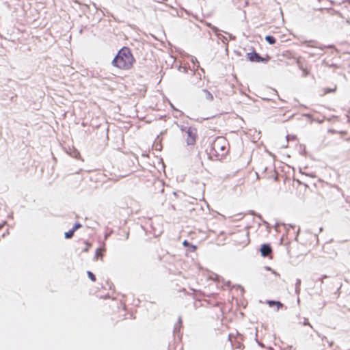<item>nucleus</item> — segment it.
Returning <instances> with one entry per match:
<instances>
[{
  "label": "nucleus",
  "instance_id": "1",
  "mask_svg": "<svg viewBox=\"0 0 350 350\" xmlns=\"http://www.w3.org/2000/svg\"><path fill=\"white\" fill-rule=\"evenodd\" d=\"M135 62V59L131 50L127 46H124L118 51L111 64L118 69L128 70L133 68Z\"/></svg>",
  "mask_w": 350,
  "mask_h": 350
},
{
  "label": "nucleus",
  "instance_id": "2",
  "mask_svg": "<svg viewBox=\"0 0 350 350\" xmlns=\"http://www.w3.org/2000/svg\"><path fill=\"white\" fill-rule=\"evenodd\" d=\"M230 144L228 139L223 137H217L211 144L209 152L210 159L212 160H221L229 152Z\"/></svg>",
  "mask_w": 350,
  "mask_h": 350
},
{
  "label": "nucleus",
  "instance_id": "3",
  "mask_svg": "<svg viewBox=\"0 0 350 350\" xmlns=\"http://www.w3.org/2000/svg\"><path fill=\"white\" fill-rule=\"evenodd\" d=\"M181 131L184 145L193 148L198 137L197 129L193 126L185 127L181 129Z\"/></svg>",
  "mask_w": 350,
  "mask_h": 350
},
{
  "label": "nucleus",
  "instance_id": "4",
  "mask_svg": "<svg viewBox=\"0 0 350 350\" xmlns=\"http://www.w3.org/2000/svg\"><path fill=\"white\" fill-rule=\"evenodd\" d=\"M247 59L252 62H265L267 63L270 57L267 55L265 57H260L258 53L255 51L247 53L246 54Z\"/></svg>",
  "mask_w": 350,
  "mask_h": 350
},
{
  "label": "nucleus",
  "instance_id": "5",
  "mask_svg": "<svg viewBox=\"0 0 350 350\" xmlns=\"http://www.w3.org/2000/svg\"><path fill=\"white\" fill-rule=\"evenodd\" d=\"M105 252H106V250L104 247L98 248L95 252V256H94L95 260H103Z\"/></svg>",
  "mask_w": 350,
  "mask_h": 350
},
{
  "label": "nucleus",
  "instance_id": "6",
  "mask_svg": "<svg viewBox=\"0 0 350 350\" xmlns=\"http://www.w3.org/2000/svg\"><path fill=\"white\" fill-rule=\"evenodd\" d=\"M260 252H261V254L263 256H267L271 253L272 250L269 245L264 244L261 247Z\"/></svg>",
  "mask_w": 350,
  "mask_h": 350
},
{
  "label": "nucleus",
  "instance_id": "7",
  "mask_svg": "<svg viewBox=\"0 0 350 350\" xmlns=\"http://www.w3.org/2000/svg\"><path fill=\"white\" fill-rule=\"evenodd\" d=\"M337 89V86L336 85H334L333 86V88H323L321 90V93H320V95L321 96H325V94H329V93H333V92H335L336 90Z\"/></svg>",
  "mask_w": 350,
  "mask_h": 350
},
{
  "label": "nucleus",
  "instance_id": "8",
  "mask_svg": "<svg viewBox=\"0 0 350 350\" xmlns=\"http://www.w3.org/2000/svg\"><path fill=\"white\" fill-rule=\"evenodd\" d=\"M183 245L185 247H189V252H194L197 250V246L196 245H192V244L189 243L187 240H185L183 242Z\"/></svg>",
  "mask_w": 350,
  "mask_h": 350
},
{
  "label": "nucleus",
  "instance_id": "9",
  "mask_svg": "<svg viewBox=\"0 0 350 350\" xmlns=\"http://www.w3.org/2000/svg\"><path fill=\"white\" fill-rule=\"evenodd\" d=\"M267 304L270 306V307H273V306H276L278 309L280 308H282L283 307V304L280 302V301H267Z\"/></svg>",
  "mask_w": 350,
  "mask_h": 350
},
{
  "label": "nucleus",
  "instance_id": "10",
  "mask_svg": "<svg viewBox=\"0 0 350 350\" xmlns=\"http://www.w3.org/2000/svg\"><path fill=\"white\" fill-rule=\"evenodd\" d=\"M297 63H298V64H299V68H300V69L302 70V72H303V75H304V77L307 76V75L309 74V72H310V70L308 69V67H306H306H304V66H303V64H302L301 62H300L299 61H298V62H297Z\"/></svg>",
  "mask_w": 350,
  "mask_h": 350
},
{
  "label": "nucleus",
  "instance_id": "11",
  "mask_svg": "<svg viewBox=\"0 0 350 350\" xmlns=\"http://www.w3.org/2000/svg\"><path fill=\"white\" fill-rule=\"evenodd\" d=\"M265 40L270 44H274L276 42L275 38L272 36H267Z\"/></svg>",
  "mask_w": 350,
  "mask_h": 350
},
{
  "label": "nucleus",
  "instance_id": "12",
  "mask_svg": "<svg viewBox=\"0 0 350 350\" xmlns=\"http://www.w3.org/2000/svg\"><path fill=\"white\" fill-rule=\"evenodd\" d=\"M75 231L72 228L71 230H68V232H66L64 233V236L66 239H71L74 235Z\"/></svg>",
  "mask_w": 350,
  "mask_h": 350
},
{
  "label": "nucleus",
  "instance_id": "13",
  "mask_svg": "<svg viewBox=\"0 0 350 350\" xmlns=\"http://www.w3.org/2000/svg\"><path fill=\"white\" fill-rule=\"evenodd\" d=\"M84 243L85 245V247L82 250V252H88L90 250V247H92V244L90 243H89L88 241H85Z\"/></svg>",
  "mask_w": 350,
  "mask_h": 350
},
{
  "label": "nucleus",
  "instance_id": "14",
  "mask_svg": "<svg viewBox=\"0 0 350 350\" xmlns=\"http://www.w3.org/2000/svg\"><path fill=\"white\" fill-rule=\"evenodd\" d=\"M87 274H88V278L91 280V281H92V282L96 281V276L92 272L88 271L87 272Z\"/></svg>",
  "mask_w": 350,
  "mask_h": 350
},
{
  "label": "nucleus",
  "instance_id": "15",
  "mask_svg": "<svg viewBox=\"0 0 350 350\" xmlns=\"http://www.w3.org/2000/svg\"><path fill=\"white\" fill-rule=\"evenodd\" d=\"M81 224H79V223H77L75 224V226H73L72 229L75 232L76 230H77L78 229H79L80 228H81Z\"/></svg>",
  "mask_w": 350,
  "mask_h": 350
},
{
  "label": "nucleus",
  "instance_id": "16",
  "mask_svg": "<svg viewBox=\"0 0 350 350\" xmlns=\"http://www.w3.org/2000/svg\"><path fill=\"white\" fill-rule=\"evenodd\" d=\"M122 311L124 312V313H125V312H126L125 306H123V308H122Z\"/></svg>",
  "mask_w": 350,
  "mask_h": 350
},
{
  "label": "nucleus",
  "instance_id": "17",
  "mask_svg": "<svg viewBox=\"0 0 350 350\" xmlns=\"http://www.w3.org/2000/svg\"><path fill=\"white\" fill-rule=\"evenodd\" d=\"M348 140H350V139H348Z\"/></svg>",
  "mask_w": 350,
  "mask_h": 350
}]
</instances>
